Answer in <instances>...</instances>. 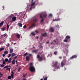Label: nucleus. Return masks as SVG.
Returning a JSON list of instances; mask_svg holds the SVG:
<instances>
[{
  "mask_svg": "<svg viewBox=\"0 0 80 80\" xmlns=\"http://www.w3.org/2000/svg\"><path fill=\"white\" fill-rule=\"evenodd\" d=\"M8 63H12V58H10L8 59Z\"/></svg>",
  "mask_w": 80,
  "mask_h": 80,
  "instance_id": "nucleus-13",
  "label": "nucleus"
},
{
  "mask_svg": "<svg viewBox=\"0 0 80 80\" xmlns=\"http://www.w3.org/2000/svg\"><path fill=\"white\" fill-rule=\"evenodd\" d=\"M53 20L54 22L60 21V18H58L57 19H53Z\"/></svg>",
  "mask_w": 80,
  "mask_h": 80,
  "instance_id": "nucleus-11",
  "label": "nucleus"
},
{
  "mask_svg": "<svg viewBox=\"0 0 80 80\" xmlns=\"http://www.w3.org/2000/svg\"><path fill=\"white\" fill-rule=\"evenodd\" d=\"M28 67H29V70L30 71V63H29V64L28 65Z\"/></svg>",
  "mask_w": 80,
  "mask_h": 80,
  "instance_id": "nucleus-32",
  "label": "nucleus"
},
{
  "mask_svg": "<svg viewBox=\"0 0 80 80\" xmlns=\"http://www.w3.org/2000/svg\"><path fill=\"white\" fill-rule=\"evenodd\" d=\"M10 17H13V15L12 14L10 16Z\"/></svg>",
  "mask_w": 80,
  "mask_h": 80,
  "instance_id": "nucleus-62",
  "label": "nucleus"
},
{
  "mask_svg": "<svg viewBox=\"0 0 80 80\" xmlns=\"http://www.w3.org/2000/svg\"><path fill=\"white\" fill-rule=\"evenodd\" d=\"M77 58V56L76 55H74L72 56L70 58V59H73V58Z\"/></svg>",
  "mask_w": 80,
  "mask_h": 80,
  "instance_id": "nucleus-8",
  "label": "nucleus"
},
{
  "mask_svg": "<svg viewBox=\"0 0 80 80\" xmlns=\"http://www.w3.org/2000/svg\"><path fill=\"white\" fill-rule=\"evenodd\" d=\"M11 74H13H13H14V72H13L12 71L11 72Z\"/></svg>",
  "mask_w": 80,
  "mask_h": 80,
  "instance_id": "nucleus-56",
  "label": "nucleus"
},
{
  "mask_svg": "<svg viewBox=\"0 0 80 80\" xmlns=\"http://www.w3.org/2000/svg\"><path fill=\"white\" fill-rule=\"evenodd\" d=\"M31 34H32V35H34V36L35 35V33H34V32H32V33H31Z\"/></svg>",
  "mask_w": 80,
  "mask_h": 80,
  "instance_id": "nucleus-45",
  "label": "nucleus"
},
{
  "mask_svg": "<svg viewBox=\"0 0 80 80\" xmlns=\"http://www.w3.org/2000/svg\"><path fill=\"white\" fill-rule=\"evenodd\" d=\"M12 65H14L15 63V59H13L12 61Z\"/></svg>",
  "mask_w": 80,
  "mask_h": 80,
  "instance_id": "nucleus-15",
  "label": "nucleus"
},
{
  "mask_svg": "<svg viewBox=\"0 0 80 80\" xmlns=\"http://www.w3.org/2000/svg\"><path fill=\"white\" fill-rule=\"evenodd\" d=\"M3 37H5V36H7V33L4 34V35L2 36Z\"/></svg>",
  "mask_w": 80,
  "mask_h": 80,
  "instance_id": "nucleus-39",
  "label": "nucleus"
},
{
  "mask_svg": "<svg viewBox=\"0 0 80 80\" xmlns=\"http://www.w3.org/2000/svg\"><path fill=\"white\" fill-rule=\"evenodd\" d=\"M43 36L42 35H41L40 36V40H42V39H43Z\"/></svg>",
  "mask_w": 80,
  "mask_h": 80,
  "instance_id": "nucleus-26",
  "label": "nucleus"
},
{
  "mask_svg": "<svg viewBox=\"0 0 80 80\" xmlns=\"http://www.w3.org/2000/svg\"><path fill=\"white\" fill-rule=\"evenodd\" d=\"M47 13H45L43 15V17L44 18H46L47 17Z\"/></svg>",
  "mask_w": 80,
  "mask_h": 80,
  "instance_id": "nucleus-25",
  "label": "nucleus"
},
{
  "mask_svg": "<svg viewBox=\"0 0 80 80\" xmlns=\"http://www.w3.org/2000/svg\"><path fill=\"white\" fill-rule=\"evenodd\" d=\"M0 67H4V65H3V64H1L0 66Z\"/></svg>",
  "mask_w": 80,
  "mask_h": 80,
  "instance_id": "nucleus-47",
  "label": "nucleus"
},
{
  "mask_svg": "<svg viewBox=\"0 0 80 80\" xmlns=\"http://www.w3.org/2000/svg\"><path fill=\"white\" fill-rule=\"evenodd\" d=\"M30 71L32 72H35V68L34 67L31 66Z\"/></svg>",
  "mask_w": 80,
  "mask_h": 80,
  "instance_id": "nucleus-3",
  "label": "nucleus"
},
{
  "mask_svg": "<svg viewBox=\"0 0 80 80\" xmlns=\"http://www.w3.org/2000/svg\"><path fill=\"white\" fill-rule=\"evenodd\" d=\"M38 51V50H33L32 51L33 52H35V53H37Z\"/></svg>",
  "mask_w": 80,
  "mask_h": 80,
  "instance_id": "nucleus-24",
  "label": "nucleus"
},
{
  "mask_svg": "<svg viewBox=\"0 0 80 80\" xmlns=\"http://www.w3.org/2000/svg\"><path fill=\"white\" fill-rule=\"evenodd\" d=\"M8 79H11V78H12V77L10 76H9L8 77Z\"/></svg>",
  "mask_w": 80,
  "mask_h": 80,
  "instance_id": "nucleus-35",
  "label": "nucleus"
},
{
  "mask_svg": "<svg viewBox=\"0 0 80 80\" xmlns=\"http://www.w3.org/2000/svg\"><path fill=\"white\" fill-rule=\"evenodd\" d=\"M40 18H42V20L41 21V23H42V22H43L44 20V19H43V16H42V15L41 14L40 15Z\"/></svg>",
  "mask_w": 80,
  "mask_h": 80,
  "instance_id": "nucleus-7",
  "label": "nucleus"
},
{
  "mask_svg": "<svg viewBox=\"0 0 80 80\" xmlns=\"http://www.w3.org/2000/svg\"><path fill=\"white\" fill-rule=\"evenodd\" d=\"M4 50V48H0V52L1 51H2V50Z\"/></svg>",
  "mask_w": 80,
  "mask_h": 80,
  "instance_id": "nucleus-31",
  "label": "nucleus"
},
{
  "mask_svg": "<svg viewBox=\"0 0 80 80\" xmlns=\"http://www.w3.org/2000/svg\"><path fill=\"white\" fill-rule=\"evenodd\" d=\"M11 78H13V74H11Z\"/></svg>",
  "mask_w": 80,
  "mask_h": 80,
  "instance_id": "nucleus-38",
  "label": "nucleus"
},
{
  "mask_svg": "<svg viewBox=\"0 0 80 80\" xmlns=\"http://www.w3.org/2000/svg\"><path fill=\"white\" fill-rule=\"evenodd\" d=\"M1 29L2 31H5V27L2 28Z\"/></svg>",
  "mask_w": 80,
  "mask_h": 80,
  "instance_id": "nucleus-27",
  "label": "nucleus"
},
{
  "mask_svg": "<svg viewBox=\"0 0 80 80\" xmlns=\"http://www.w3.org/2000/svg\"><path fill=\"white\" fill-rule=\"evenodd\" d=\"M63 41L64 42H68V40L67 39H64Z\"/></svg>",
  "mask_w": 80,
  "mask_h": 80,
  "instance_id": "nucleus-34",
  "label": "nucleus"
},
{
  "mask_svg": "<svg viewBox=\"0 0 80 80\" xmlns=\"http://www.w3.org/2000/svg\"><path fill=\"white\" fill-rule=\"evenodd\" d=\"M36 38H37V39H38V38H39V37L38 36H37V37H36Z\"/></svg>",
  "mask_w": 80,
  "mask_h": 80,
  "instance_id": "nucleus-54",
  "label": "nucleus"
},
{
  "mask_svg": "<svg viewBox=\"0 0 80 80\" xmlns=\"http://www.w3.org/2000/svg\"><path fill=\"white\" fill-rule=\"evenodd\" d=\"M18 25L19 27H22V24L21 23H19L18 24Z\"/></svg>",
  "mask_w": 80,
  "mask_h": 80,
  "instance_id": "nucleus-20",
  "label": "nucleus"
},
{
  "mask_svg": "<svg viewBox=\"0 0 80 80\" xmlns=\"http://www.w3.org/2000/svg\"><path fill=\"white\" fill-rule=\"evenodd\" d=\"M6 70H9V71H10V68H6Z\"/></svg>",
  "mask_w": 80,
  "mask_h": 80,
  "instance_id": "nucleus-44",
  "label": "nucleus"
},
{
  "mask_svg": "<svg viewBox=\"0 0 80 80\" xmlns=\"http://www.w3.org/2000/svg\"><path fill=\"white\" fill-rule=\"evenodd\" d=\"M38 21V19L36 18L33 20L34 22H37Z\"/></svg>",
  "mask_w": 80,
  "mask_h": 80,
  "instance_id": "nucleus-21",
  "label": "nucleus"
},
{
  "mask_svg": "<svg viewBox=\"0 0 80 80\" xmlns=\"http://www.w3.org/2000/svg\"><path fill=\"white\" fill-rule=\"evenodd\" d=\"M0 75L1 76H0V77H2V76L3 75L2 73H0Z\"/></svg>",
  "mask_w": 80,
  "mask_h": 80,
  "instance_id": "nucleus-52",
  "label": "nucleus"
},
{
  "mask_svg": "<svg viewBox=\"0 0 80 80\" xmlns=\"http://www.w3.org/2000/svg\"><path fill=\"white\" fill-rule=\"evenodd\" d=\"M48 78V77H45L44 79V80H47V78Z\"/></svg>",
  "mask_w": 80,
  "mask_h": 80,
  "instance_id": "nucleus-41",
  "label": "nucleus"
},
{
  "mask_svg": "<svg viewBox=\"0 0 80 80\" xmlns=\"http://www.w3.org/2000/svg\"><path fill=\"white\" fill-rule=\"evenodd\" d=\"M31 2L32 3H33V0H32Z\"/></svg>",
  "mask_w": 80,
  "mask_h": 80,
  "instance_id": "nucleus-61",
  "label": "nucleus"
},
{
  "mask_svg": "<svg viewBox=\"0 0 80 80\" xmlns=\"http://www.w3.org/2000/svg\"><path fill=\"white\" fill-rule=\"evenodd\" d=\"M4 23V22L2 21L0 23V27H2V25H3V24Z\"/></svg>",
  "mask_w": 80,
  "mask_h": 80,
  "instance_id": "nucleus-14",
  "label": "nucleus"
},
{
  "mask_svg": "<svg viewBox=\"0 0 80 80\" xmlns=\"http://www.w3.org/2000/svg\"><path fill=\"white\" fill-rule=\"evenodd\" d=\"M56 28L57 29V28H59V25H57V26H55Z\"/></svg>",
  "mask_w": 80,
  "mask_h": 80,
  "instance_id": "nucleus-36",
  "label": "nucleus"
},
{
  "mask_svg": "<svg viewBox=\"0 0 80 80\" xmlns=\"http://www.w3.org/2000/svg\"><path fill=\"white\" fill-rule=\"evenodd\" d=\"M35 26V23L33 24L31 26H30V28L34 27Z\"/></svg>",
  "mask_w": 80,
  "mask_h": 80,
  "instance_id": "nucleus-16",
  "label": "nucleus"
},
{
  "mask_svg": "<svg viewBox=\"0 0 80 80\" xmlns=\"http://www.w3.org/2000/svg\"><path fill=\"white\" fill-rule=\"evenodd\" d=\"M27 55V52H26V53H25L24 54V56H26V55Z\"/></svg>",
  "mask_w": 80,
  "mask_h": 80,
  "instance_id": "nucleus-49",
  "label": "nucleus"
},
{
  "mask_svg": "<svg viewBox=\"0 0 80 80\" xmlns=\"http://www.w3.org/2000/svg\"><path fill=\"white\" fill-rule=\"evenodd\" d=\"M5 62H8V58H5Z\"/></svg>",
  "mask_w": 80,
  "mask_h": 80,
  "instance_id": "nucleus-33",
  "label": "nucleus"
},
{
  "mask_svg": "<svg viewBox=\"0 0 80 80\" xmlns=\"http://www.w3.org/2000/svg\"><path fill=\"white\" fill-rule=\"evenodd\" d=\"M16 56V54L14 53H12L11 54V57H15V56Z\"/></svg>",
  "mask_w": 80,
  "mask_h": 80,
  "instance_id": "nucleus-22",
  "label": "nucleus"
},
{
  "mask_svg": "<svg viewBox=\"0 0 80 80\" xmlns=\"http://www.w3.org/2000/svg\"><path fill=\"white\" fill-rule=\"evenodd\" d=\"M33 67V63H30V67Z\"/></svg>",
  "mask_w": 80,
  "mask_h": 80,
  "instance_id": "nucleus-42",
  "label": "nucleus"
},
{
  "mask_svg": "<svg viewBox=\"0 0 80 80\" xmlns=\"http://www.w3.org/2000/svg\"><path fill=\"white\" fill-rule=\"evenodd\" d=\"M58 63V62H55V64L54 65H52L53 67H55L56 69L57 68V69L60 68V67L59 66H57Z\"/></svg>",
  "mask_w": 80,
  "mask_h": 80,
  "instance_id": "nucleus-2",
  "label": "nucleus"
},
{
  "mask_svg": "<svg viewBox=\"0 0 80 80\" xmlns=\"http://www.w3.org/2000/svg\"><path fill=\"white\" fill-rule=\"evenodd\" d=\"M26 25H24V26L23 27V28H26Z\"/></svg>",
  "mask_w": 80,
  "mask_h": 80,
  "instance_id": "nucleus-50",
  "label": "nucleus"
},
{
  "mask_svg": "<svg viewBox=\"0 0 80 80\" xmlns=\"http://www.w3.org/2000/svg\"><path fill=\"white\" fill-rule=\"evenodd\" d=\"M9 49H10L9 52L10 53H12L13 52V49H11V48H9Z\"/></svg>",
  "mask_w": 80,
  "mask_h": 80,
  "instance_id": "nucleus-10",
  "label": "nucleus"
},
{
  "mask_svg": "<svg viewBox=\"0 0 80 80\" xmlns=\"http://www.w3.org/2000/svg\"><path fill=\"white\" fill-rule=\"evenodd\" d=\"M12 22H14V21H15V20H17V18H16V17H13L12 18Z\"/></svg>",
  "mask_w": 80,
  "mask_h": 80,
  "instance_id": "nucleus-9",
  "label": "nucleus"
},
{
  "mask_svg": "<svg viewBox=\"0 0 80 80\" xmlns=\"http://www.w3.org/2000/svg\"><path fill=\"white\" fill-rule=\"evenodd\" d=\"M50 31H51V32H54V29L53 28H51L50 29Z\"/></svg>",
  "mask_w": 80,
  "mask_h": 80,
  "instance_id": "nucleus-17",
  "label": "nucleus"
},
{
  "mask_svg": "<svg viewBox=\"0 0 80 80\" xmlns=\"http://www.w3.org/2000/svg\"><path fill=\"white\" fill-rule=\"evenodd\" d=\"M7 46L8 47H9V46H10V44H8L7 45Z\"/></svg>",
  "mask_w": 80,
  "mask_h": 80,
  "instance_id": "nucleus-53",
  "label": "nucleus"
},
{
  "mask_svg": "<svg viewBox=\"0 0 80 80\" xmlns=\"http://www.w3.org/2000/svg\"><path fill=\"white\" fill-rule=\"evenodd\" d=\"M18 56V55H17V56L14 57V60H15V59H16V58H17Z\"/></svg>",
  "mask_w": 80,
  "mask_h": 80,
  "instance_id": "nucleus-43",
  "label": "nucleus"
},
{
  "mask_svg": "<svg viewBox=\"0 0 80 80\" xmlns=\"http://www.w3.org/2000/svg\"><path fill=\"white\" fill-rule=\"evenodd\" d=\"M49 43V42H47L46 43V44H48Z\"/></svg>",
  "mask_w": 80,
  "mask_h": 80,
  "instance_id": "nucleus-59",
  "label": "nucleus"
},
{
  "mask_svg": "<svg viewBox=\"0 0 80 80\" xmlns=\"http://www.w3.org/2000/svg\"><path fill=\"white\" fill-rule=\"evenodd\" d=\"M41 35L44 37H47L48 36V34L47 32H45L44 33L41 34Z\"/></svg>",
  "mask_w": 80,
  "mask_h": 80,
  "instance_id": "nucleus-6",
  "label": "nucleus"
},
{
  "mask_svg": "<svg viewBox=\"0 0 80 80\" xmlns=\"http://www.w3.org/2000/svg\"><path fill=\"white\" fill-rule=\"evenodd\" d=\"M35 32H36V33H38V31L36 30V31H35Z\"/></svg>",
  "mask_w": 80,
  "mask_h": 80,
  "instance_id": "nucleus-57",
  "label": "nucleus"
},
{
  "mask_svg": "<svg viewBox=\"0 0 80 80\" xmlns=\"http://www.w3.org/2000/svg\"><path fill=\"white\" fill-rule=\"evenodd\" d=\"M17 37H18V39L20 38V35L19 34H17L16 35Z\"/></svg>",
  "mask_w": 80,
  "mask_h": 80,
  "instance_id": "nucleus-19",
  "label": "nucleus"
},
{
  "mask_svg": "<svg viewBox=\"0 0 80 80\" xmlns=\"http://www.w3.org/2000/svg\"><path fill=\"white\" fill-rule=\"evenodd\" d=\"M66 64V59H64L62 61L61 63V67H63V66H65Z\"/></svg>",
  "mask_w": 80,
  "mask_h": 80,
  "instance_id": "nucleus-1",
  "label": "nucleus"
},
{
  "mask_svg": "<svg viewBox=\"0 0 80 80\" xmlns=\"http://www.w3.org/2000/svg\"><path fill=\"white\" fill-rule=\"evenodd\" d=\"M2 64L3 65H4V64H5V60L3 61Z\"/></svg>",
  "mask_w": 80,
  "mask_h": 80,
  "instance_id": "nucleus-40",
  "label": "nucleus"
},
{
  "mask_svg": "<svg viewBox=\"0 0 80 80\" xmlns=\"http://www.w3.org/2000/svg\"><path fill=\"white\" fill-rule=\"evenodd\" d=\"M3 42H5V40H4L3 41Z\"/></svg>",
  "mask_w": 80,
  "mask_h": 80,
  "instance_id": "nucleus-63",
  "label": "nucleus"
},
{
  "mask_svg": "<svg viewBox=\"0 0 80 80\" xmlns=\"http://www.w3.org/2000/svg\"><path fill=\"white\" fill-rule=\"evenodd\" d=\"M22 80H26V79H25V78H23L22 79Z\"/></svg>",
  "mask_w": 80,
  "mask_h": 80,
  "instance_id": "nucleus-60",
  "label": "nucleus"
},
{
  "mask_svg": "<svg viewBox=\"0 0 80 80\" xmlns=\"http://www.w3.org/2000/svg\"><path fill=\"white\" fill-rule=\"evenodd\" d=\"M21 69V68H20V67H19L18 69V71L19 72L20 71V70Z\"/></svg>",
  "mask_w": 80,
  "mask_h": 80,
  "instance_id": "nucleus-46",
  "label": "nucleus"
},
{
  "mask_svg": "<svg viewBox=\"0 0 80 80\" xmlns=\"http://www.w3.org/2000/svg\"><path fill=\"white\" fill-rule=\"evenodd\" d=\"M27 77V74L23 75L22 77L23 78H25V77Z\"/></svg>",
  "mask_w": 80,
  "mask_h": 80,
  "instance_id": "nucleus-28",
  "label": "nucleus"
},
{
  "mask_svg": "<svg viewBox=\"0 0 80 80\" xmlns=\"http://www.w3.org/2000/svg\"><path fill=\"white\" fill-rule=\"evenodd\" d=\"M66 38L67 39H70V37L69 36H67Z\"/></svg>",
  "mask_w": 80,
  "mask_h": 80,
  "instance_id": "nucleus-29",
  "label": "nucleus"
},
{
  "mask_svg": "<svg viewBox=\"0 0 80 80\" xmlns=\"http://www.w3.org/2000/svg\"><path fill=\"white\" fill-rule=\"evenodd\" d=\"M11 57V54H9L8 56V58H9Z\"/></svg>",
  "mask_w": 80,
  "mask_h": 80,
  "instance_id": "nucleus-48",
  "label": "nucleus"
},
{
  "mask_svg": "<svg viewBox=\"0 0 80 80\" xmlns=\"http://www.w3.org/2000/svg\"><path fill=\"white\" fill-rule=\"evenodd\" d=\"M9 67H11V66L8 65H7L3 68H9Z\"/></svg>",
  "mask_w": 80,
  "mask_h": 80,
  "instance_id": "nucleus-18",
  "label": "nucleus"
},
{
  "mask_svg": "<svg viewBox=\"0 0 80 80\" xmlns=\"http://www.w3.org/2000/svg\"><path fill=\"white\" fill-rule=\"evenodd\" d=\"M2 57H5V54H2Z\"/></svg>",
  "mask_w": 80,
  "mask_h": 80,
  "instance_id": "nucleus-58",
  "label": "nucleus"
},
{
  "mask_svg": "<svg viewBox=\"0 0 80 80\" xmlns=\"http://www.w3.org/2000/svg\"><path fill=\"white\" fill-rule=\"evenodd\" d=\"M49 17H52V14H49Z\"/></svg>",
  "mask_w": 80,
  "mask_h": 80,
  "instance_id": "nucleus-51",
  "label": "nucleus"
},
{
  "mask_svg": "<svg viewBox=\"0 0 80 80\" xmlns=\"http://www.w3.org/2000/svg\"><path fill=\"white\" fill-rule=\"evenodd\" d=\"M7 31H8L9 28V25H8V24H7Z\"/></svg>",
  "mask_w": 80,
  "mask_h": 80,
  "instance_id": "nucleus-30",
  "label": "nucleus"
},
{
  "mask_svg": "<svg viewBox=\"0 0 80 80\" xmlns=\"http://www.w3.org/2000/svg\"><path fill=\"white\" fill-rule=\"evenodd\" d=\"M40 80H43V79H41Z\"/></svg>",
  "mask_w": 80,
  "mask_h": 80,
  "instance_id": "nucleus-64",
  "label": "nucleus"
},
{
  "mask_svg": "<svg viewBox=\"0 0 80 80\" xmlns=\"http://www.w3.org/2000/svg\"><path fill=\"white\" fill-rule=\"evenodd\" d=\"M57 53H58L57 51H55L54 52V55H57Z\"/></svg>",
  "mask_w": 80,
  "mask_h": 80,
  "instance_id": "nucleus-37",
  "label": "nucleus"
},
{
  "mask_svg": "<svg viewBox=\"0 0 80 80\" xmlns=\"http://www.w3.org/2000/svg\"><path fill=\"white\" fill-rule=\"evenodd\" d=\"M4 53L5 55H7V54H8V52L7 51H4Z\"/></svg>",
  "mask_w": 80,
  "mask_h": 80,
  "instance_id": "nucleus-23",
  "label": "nucleus"
},
{
  "mask_svg": "<svg viewBox=\"0 0 80 80\" xmlns=\"http://www.w3.org/2000/svg\"><path fill=\"white\" fill-rule=\"evenodd\" d=\"M59 58H60V59H62V57L61 56H60L59 57Z\"/></svg>",
  "mask_w": 80,
  "mask_h": 80,
  "instance_id": "nucleus-55",
  "label": "nucleus"
},
{
  "mask_svg": "<svg viewBox=\"0 0 80 80\" xmlns=\"http://www.w3.org/2000/svg\"><path fill=\"white\" fill-rule=\"evenodd\" d=\"M37 57L38 58H39V61H41L42 60H43V57H41L40 56V54H38L37 56Z\"/></svg>",
  "mask_w": 80,
  "mask_h": 80,
  "instance_id": "nucleus-5",
  "label": "nucleus"
},
{
  "mask_svg": "<svg viewBox=\"0 0 80 80\" xmlns=\"http://www.w3.org/2000/svg\"><path fill=\"white\" fill-rule=\"evenodd\" d=\"M37 2V1H35L34 2H32V4L31 5V8H30V10H31L32 9V8H35V6H34L33 7H32V6H34V5H35V2Z\"/></svg>",
  "mask_w": 80,
  "mask_h": 80,
  "instance_id": "nucleus-4",
  "label": "nucleus"
},
{
  "mask_svg": "<svg viewBox=\"0 0 80 80\" xmlns=\"http://www.w3.org/2000/svg\"><path fill=\"white\" fill-rule=\"evenodd\" d=\"M26 61H29V60H30V57L29 56H26Z\"/></svg>",
  "mask_w": 80,
  "mask_h": 80,
  "instance_id": "nucleus-12",
  "label": "nucleus"
}]
</instances>
